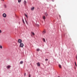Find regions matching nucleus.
<instances>
[{
	"label": "nucleus",
	"mask_w": 77,
	"mask_h": 77,
	"mask_svg": "<svg viewBox=\"0 0 77 77\" xmlns=\"http://www.w3.org/2000/svg\"><path fill=\"white\" fill-rule=\"evenodd\" d=\"M22 40L21 39H20V47H23V46H24V44L23 43H22Z\"/></svg>",
	"instance_id": "1"
},
{
	"label": "nucleus",
	"mask_w": 77,
	"mask_h": 77,
	"mask_svg": "<svg viewBox=\"0 0 77 77\" xmlns=\"http://www.w3.org/2000/svg\"><path fill=\"white\" fill-rule=\"evenodd\" d=\"M2 15L3 17H4V18H6L7 16V15H6V14L5 13L3 14Z\"/></svg>",
	"instance_id": "2"
},
{
	"label": "nucleus",
	"mask_w": 77,
	"mask_h": 77,
	"mask_svg": "<svg viewBox=\"0 0 77 77\" xmlns=\"http://www.w3.org/2000/svg\"><path fill=\"white\" fill-rule=\"evenodd\" d=\"M11 67V66L10 65H8L6 66V68L7 69H9Z\"/></svg>",
	"instance_id": "3"
},
{
	"label": "nucleus",
	"mask_w": 77,
	"mask_h": 77,
	"mask_svg": "<svg viewBox=\"0 0 77 77\" xmlns=\"http://www.w3.org/2000/svg\"><path fill=\"white\" fill-rule=\"evenodd\" d=\"M26 3H27V2H26V1L25 0L24 2V5H26Z\"/></svg>",
	"instance_id": "4"
},
{
	"label": "nucleus",
	"mask_w": 77,
	"mask_h": 77,
	"mask_svg": "<svg viewBox=\"0 0 77 77\" xmlns=\"http://www.w3.org/2000/svg\"><path fill=\"white\" fill-rule=\"evenodd\" d=\"M46 33V31H45V30L43 31L42 32V33L43 34H45V33Z\"/></svg>",
	"instance_id": "5"
},
{
	"label": "nucleus",
	"mask_w": 77,
	"mask_h": 77,
	"mask_svg": "<svg viewBox=\"0 0 77 77\" xmlns=\"http://www.w3.org/2000/svg\"><path fill=\"white\" fill-rule=\"evenodd\" d=\"M37 66H39L40 65V63L39 62L37 63Z\"/></svg>",
	"instance_id": "6"
},
{
	"label": "nucleus",
	"mask_w": 77,
	"mask_h": 77,
	"mask_svg": "<svg viewBox=\"0 0 77 77\" xmlns=\"http://www.w3.org/2000/svg\"><path fill=\"white\" fill-rule=\"evenodd\" d=\"M34 9H35V7H33L32 8H31V9L32 11H33Z\"/></svg>",
	"instance_id": "7"
},
{
	"label": "nucleus",
	"mask_w": 77,
	"mask_h": 77,
	"mask_svg": "<svg viewBox=\"0 0 77 77\" xmlns=\"http://www.w3.org/2000/svg\"><path fill=\"white\" fill-rule=\"evenodd\" d=\"M20 64H23V61H20Z\"/></svg>",
	"instance_id": "8"
},
{
	"label": "nucleus",
	"mask_w": 77,
	"mask_h": 77,
	"mask_svg": "<svg viewBox=\"0 0 77 77\" xmlns=\"http://www.w3.org/2000/svg\"><path fill=\"white\" fill-rule=\"evenodd\" d=\"M25 16L27 18H28V16H27V15L26 14H25Z\"/></svg>",
	"instance_id": "9"
},
{
	"label": "nucleus",
	"mask_w": 77,
	"mask_h": 77,
	"mask_svg": "<svg viewBox=\"0 0 77 77\" xmlns=\"http://www.w3.org/2000/svg\"><path fill=\"white\" fill-rule=\"evenodd\" d=\"M43 18L44 20H45V16H43Z\"/></svg>",
	"instance_id": "10"
},
{
	"label": "nucleus",
	"mask_w": 77,
	"mask_h": 77,
	"mask_svg": "<svg viewBox=\"0 0 77 77\" xmlns=\"http://www.w3.org/2000/svg\"><path fill=\"white\" fill-rule=\"evenodd\" d=\"M31 33H32V35H35V33H34V32H32Z\"/></svg>",
	"instance_id": "11"
},
{
	"label": "nucleus",
	"mask_w": 77,
	"mask_h": 77,
	"mask_svg": "<svg viewBox=\"0 0 77 77\" xmlns=\"http://www.w3.org/2000/svg\"><path fill=\"white\" fill-rule=\"evenodd\" d=\"M59 67H60V68H62V66H61V65L59 64Z\"/></svg>",
	"instance_id": "12"
},
{
	"label": "nucleus",
	"mask_w": 77,
	"mask_h": 77,
	"mask_svg": "<svg viewBox=\"0 0 77 77\" xmlns=\"http://www.w3.org/2000/svg\"><path fill=\"white\" fill-rule=\"evenodd\" d=\"M45 15L46 16H47V15H48V14L47 13H45Z\"/></svg>",
	"instance_id": "13"
},
{
	"label": "nucleus",
	"mask_w": 77,
	"mask_h": 77,
	"mask_svg": "<svg viewBox=\"0 0 77 77\" xmlns=\"http://www.w3.org/2000/svg\"><path fill=\"white\" fill-rule=\"evenodd\" d=\"M43 41L45 42V39L44 38H43Z\"/></svg>",
	"instance_id": "14"
},
{
	"label": "nucleus",
	"mask_w": 77,
	"mask_h": 77,
	"mask_svg": "<svg viewBox=\"0 0 77 77\" xmlns=\"http://www.w3.org/2000/svg\"><path fill=\"white\" fill-rule=\"evenodd\" d=\"M48 59H45V61H48Z\"/></svg>",
	"instance_id": "15"
},
{
	"label": "nucleus",
	"mask_w": 77,
	"mask_h": 77,
	"mask_svg": "<svg viewBox=\"0 0 77 77\" xmlns=\"http://www.w3.org/2000/svg\"><path fill=\"white\" fill-rule=\"evenodd\" d=\"M39 50H40L39 49H37V51H39Z\"/></svg>",
	"instance_id": "16"
},
{
	"label": "nucleus",
	"mask_w": 77,
	"mask_h": 77,
	"mask_svg": "<svg viewBox=\"0 0 77 77\" xmlns=\"http://www.w3.org/2000/svg\"><path fill=\"white\" fill-rule=\"evenodd\" d=\"M0 48H2V46L1 45H0Z\"/></svg>",
	"instance_id": "17"
},
{
	"label": "nucleus",
	"mask_w": 77,
	"mask_h": 77,
	"mask_svg": "<svg viewBox=\"0 0 77 77\" xmlns=\"http://www.w3.org/2000/svg\"><path fill=\"white\" fill-rule=\"evenodd\" d=\"M31 76V75H30V74H29V75L28 76V77H30Z\"/></svg>",
	"instance_id": "18"
},
{
	"label": "nucleus",
	"mask_w": 77,
	"mask_h": 77,
	"mask_svg": "<svg viewBox=\"0 0 77 77\" xmlns=\"http://www.w3.org/2000/svg\"><path fill=\"white\" fill-rule=\"evenodd\" d=\"M23 22L24 24L25 23V22H24V20L23 19Z\"/></svg>",
	"instance_id": "19"
},
{
	"label": "nucleus",
	"mask_w": 77,
	"mask_h": 77,
	"mask_svg": "<svg viewBox=\"0 0 77 77\" xmlns=\"http://www.w3.org/2000/svg\"><path fill=\"white\" fill-rule=\"evenodd\" d=\"M26 73H25L24 74V75L25 77V76H26Z\"/></svg>",
	"instance_id": "20"
},
{
	"label": "nucleus",
	"mask_w": 77,
	"mask_h": 77,
	"mask_svg": "<svg viewBox=\"0 0 77 77\" xmlns=\"http://www.w3.org/2000/svg\"><path fill=\"white\" fill-rule=\"evenodd\" d=\"M75 64L76 66H77V64H76V63H75Z\"/></svg>",
	"instance_id": "21"
},
{
	"label": "nucleus",
	"mask_w": 77,
	"mask_h": 77,
	"mask_svg": "<svg viewBox=\"0 0 77 77\" xmlns=\"http://www.w3.org/2000/svg\"><path fill=\"white\" fill-rule=\"evenodd\" d=\"M76 59L77 60V55H76Z\"/></svg>",
	"instance_id": "22"
},
{
	"label": "nucleus",
	"mask_w": 77,
	"mask_h": 77,
	"mask_svg": "<svg viewBox=\"0 0 77 77\" xmlns=\"http://www.w3.org/2000/svg\"><path fill=\"white\" fill-rule=\"evenodd\" d=\"M18 42H19V43H20V39H19L18 40Z\"/></svg>",
	"instance_id": "23"
},
{
	"label": "nucleus",
	"mask_w": 77,
	"mask_h": 77,
	"mask_svg": "<svg viewBox=\"0 0 77 77\" xmlns=\"http://www.w3.org/2000/svg\"><path fill=\"white\" fill-rule=\"evenodd\" d=\"M0 33H2V30H0Z\"/></svg>",
	"instance_id": "24"
},
{
	"label": "nucleus",
	"mask_w": 77,
	"mask_h": 77,
	"mask_svg": "<svg viewBox=\"0 0 77 77\" xmlns=\"http://www.w3.org/2000/svg\"><path fill=\"white\" fill-rule=\"evenodd\" d=\"M21 2V0H20V2Z\"/></svg>",
	"instance_id": "25"
},
{
	"label": "nucleus",
	"mask_w": 77,
	"mask_h": 77,
	"mask_svg": "<svg viewBox=\"0 0 77 77\" xmlns=\"http://www.w3.org/2000/svg\"><path fill=\"white\" fill-rule=\"evenodd\" d=\"M18 2H19V3H20V0H18Z\"/></svg>",
	"instance_id": "26"
},
{
	"label": "nucleus",
	"mask_w": 77,
	"mask_h": 77,
	"mask_svg": "<svg viewBox=\"0 0 77 77\" xmlns=\"http://www.w3.org/2000/svg\"><path fill=\"white\" fill-rule=\"evenodd\" d=\"M2 1H3V2H4V0H1Z\"/></svg>",
	"instance_id": "27"
},
{
	"label": "nucleus",
	"mask_w": 77,
	"mask_h": 77,
	"mask_svg": "<svg viewBox=\"0 0 77 77\" xmlns=\"http://www.w3.org/2000/svg\"><path fill=\"white\" fill-rule=\"evenodd\" d=\"M5 8H6V5H5Z\"/></svg>",
	"instance_id": "28"
},
{
	"label": "nucleus",
	"mask_w": 77,
	"mask_h": 77,
	"mask_svg": "<svg viewBox=\"0 0 77 77\" xmlns=\"http://www.w3.org/2000/svg\"><path fill=\"white\" fill-rule=\"evenodd\" d=\"M52 1H53V2H54V1L53 0Z\"/></svg>",
	"instance_id": "29"
},
{
	"label": "nucleus",
	"mask_w": 77,
	"mask_h": 77,
	"mask_svg": "<svg viewBox=\"0 0 77 77\" xmlns=\"http://www.w3.org/2000/svg\"><path fill=\"white\" fill-rule=\"evenodd\" d=\"M26 23H27V21H26Z\"/></svg>",
	"instance_id": "30"
}]
</instances>
